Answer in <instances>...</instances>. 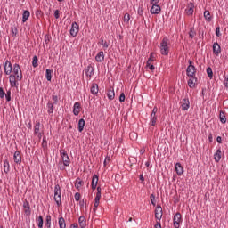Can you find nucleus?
Returning <instances> with one entry per match:
<instances>
[{"mask_svg":"<svg viewBox=\"0 0 228 228\" xmlns=\"http://www.w3.org/2000/svg\"><path fill=\"white\" fill-rule=\"evenodd\" d=\"M36 17H37V19H39L40 17H42V11L37 10V11L36 12Z\"/></svg>","mask_w":228,"mask_h":228,"instance_id":"nucleus-58","label":"nucleus"},{"mask_svg":"<svg viewBox=\"0 0 228 228\" xmlns=\"http://www.w3.org/2000/svg\"><path fill=\"white\" fill-rule=\"evenodd\" d=\"M188 86L191 88H195L197 84V77L195 76L191 77V78L188 80Z\"/></svg>","mask_w":228,"mask_h":228,"instance_id":"nucleus-23","label":"nucleus"},{"mask_svg":"<svg viewBox=\"0 0 228 228\" xmlns=\"http://www.w3.org/2000/svg\"><path fill=\"white\" fill-rule=\"evenodd\" d=\"M75 200L77 202H79V200H81V193L79 192L75 193Z\"/></svg>","mask_w":228,"mask_h":228,"instance_id":"nucleus-51","label":"nucleus"},{"mask_svg":"<svg viewBox=\"0 0 228 228\" xmlns=\"http://www.w3.org/2000/svg\"><path fill=\"white\" fill-rule=\"evenodd\" d=\"M225 88H228V76L224 77V83Z\"/></svg>","mask_w":228,"mask_h":228,"instance_id":"nucleus-59","label":"nucleus"},{"mask_svg":"<svg viewBox=\"0 0 228 228\" xmlns=\"http://www.w3.org/2000/svg\"><path fill=\"white\" fill-rule=\"evenodd\" d=\"M55 203L58 207L61 206V187L60 184H55L54 187V197H53Z\"/></svg>","mask_w":228,"mask_h":228,"instance_id":"nucleus-2","label":"nucleus"},{"mask_svg":"<svg viewBox=\"0 0 228 228\" xmlns=\"http://www.w3.org/2000/svg\"><path fill=\"white\" fill-rule=\"evenodd\" d=\"M11 76L17 77V81H22V69H20V66L18 63L13 65Z\"/></svg>","mask_w":228,"mask_h":228,"instance_id":"nucleus-3","label":"nucleus"},{"mask_svg":"<svg viewBox=\"0 0 228 228\" xmlns=\"http://www.w3.org/2000/svg\"><path fill=\"white\" fill-rule=\"evenodd\" d=\"M95 60L96 61H98V63L104 61V52L102 51L99 52L95 56Z\"/></svg>","mask_w":228,"mask_h":228,"instance_id":"nucleus-25","label":"nucleus"},{"mask_svg":"<svg viewBox=\"0 0 228 228\" xmlns=\"http://www.w3.org/2000/svg\"><path fill=\"white\" fill-rule=\"evenodd\" d=\"M34 134H36V136H38V138H42V133H40V121L36 123L34 126Z\"/></svg>","mask_w":228,"mask_h":228,"instance_id":"nucleus-20","label":"nucleus"},{"mask_svg":"<svg viewBox=\"0 0 228 228\" xmlns=\"http://www.w3.org/2000/svg\"><path fill=\"white\" fill-rule=\"evenodd\" d=\"M181 224H183V216L181 213L176 212L173 218V225L175 228L181 227Z\"/></svg>","mask_w":228,"mask_h":228,"instance_id":"nucleus-5","label":"nucleus"},{"mask_svg":"<svg viewBox=\"0 0 228 228\" xmlns=\"http://www.w3.org/2000/svg\"><path fill=\"white\" fill-rule=\"evenodd\" d=\"M130 20H131V16L129 15V13H126L124 15V22H126V24H128Z\"/></svg>","mask_w":228,"mask_h":228,"instance_id":"nucleus-46","label":"nucleus"},{"mask_svg":"<svg viewBox=\"0 0 228 228\" xmlns=\"http://www.w3.org/2000/svg\"><path fill=\"white\" fill-rule=\"evenodd\" d=\"M101 201V194H96L94 202H100Z\"/></svg>","mask_w":228,"mask_h":228,"instance_id":"nucleus-60","label":"nucleus"},{"mask_svg":"<svg viewBox=\"0 0 228 228\" xmlns=\"http://www.w3.org/2000/svg\"><path fill=\"white\" fill-rule=\"evenodd\" d=\"M31 15V12L29 11H24L22 13V22H27Z\"/></svg>","mask_w":228,"mask_h":228,"instance_id":"nucleus-29","label":"nucleus"},{"mask_svg":"<svg viewBox=\"0 0 228 228\" xmlns=\"http://www.w3.org/2000/svg\"><path fill=\"white\" fill-rule=\"evenodd\" d=\"M43 149H47V138L43 137V142H42Z\"/></svg>","mask_w":228,"mask_h":228,"instance_id":"nucleus-48","label":"nucleus"},{"mask_svg":"<svg viewBox=\"0 0 228 228\" xmlns=\"http://www.w3.org/2000/svg\"><path fill=\"white\" fill-rule=\"evenodd\" d=\"M51 220H52L51 215H47L45 216V228H52Z\"/></svg>","mask_w":228,"mask_h":228,"instance_id":"nucleus-31","label":"nucleus"},{"mask_svg":"<svg viewBox=\"0 0 228 228\" xmlns=\"http://www.w3.org/2000/svg\"><path fill=\"white\" fill-rule=\"evenodd\" d=\"M5 99L7 102H10L12 101V91H7L5 94Z\"/></svg>","mask_w":228,"mask_h":228,"instance_id":"nucleus-45","label":"nucleus"},{"mask_svg":"<svg viewBox=\"0 0 228 228\" xmlns=\"http://www.w3.org/2000/svg\"><path fill=\"white\" fill-rule=\"evenodd\" d=\"M207 74L210 79H213V69L211 67L207 68Z\"/></svg>","mask_w":228,"mask_h":228,"instance_id":"nucleus-44","label":"nucleus"},{"mask_svg":"<svg viewBox=\"0 0 228 228\" xmlns=\"http://www.w3.org/2000/svg\"><path fill=\"white\" fill-rule=\"evenodd\" d=\"M46 106L48 108V110H47L48 114L53 115V113H54V105H53V102H48Z\"/></svg>","mask_w":228,"mask_h":228,"instance_id":"nucleus-30","label":"nucleus"},{"mask_svg":"<svg viewBox=\"0 0 228 228\" xmlns=\"http://www.w3.org/2000/svg\"><path fill=\"white\" fill-rule=\"evenodd\" d=\"M155 57H154V53H151L150 57L146 62V67H149V65H151V63H152V61H154Z\"/></svg>","mask_w":228,"mask_h":228,"instance_id":"nucleus-40","label":"nucleus"},{"mask_svg":"<svg viewBox=\"0 0 228 228\" xmlns=\"http://www.w3.org/2000/svg\"><path fill=\"white\" fill-rule=\"evenodd\" d=\"M155 218L157 220H161L163 218V208L160 205H158L155 209Z\"/></svg>","mask_w":228,"mask_h":228,"instance_id":"nucleus-13","label":"nucleus"},{"mask_svg":"<svg viewBox=\"0 0 228 228\" xmlns=\"http://www.w3.org/2000/svg\"><path fill=\"white\" fill-rule=\"evenodd\" d=\"M107 97L110 101H113V99H115V90H113V87H110L108 90Z\"/></svg>","mask_w":228,"mask_h":228,"instance_id":"nucleus-26","label":"nucleus"},{"mask_svg":"<svg viewBox=\"0 0 228 228\" xmlns=\"http://www.w3.org/2000/svg\"><path fill=\"white\" fill-rule=\"evenodd\" d=\"M219 119L221 124H225L227 122V118H225V113L224 111L219 112Z\"/></svg>","mask_w":228,"mask_h":228,"instance_id":"nucleus-33","label":"nucleus"},{"mask_svg":"<svg viewBox=\"0 0 228 228\" xmlns=\"http://www.w3.org/2000/svg\"><path fill=\"white\" fill-rule=\"evenodd\" d=\"M175 169L177 175H183V174H184V167H183V166L179 162L175 164Z\"/></svg>","mask_w":228,"mask_h":228,"instance_id":"nucleus-19","label":"nucleus"},{"mask_svg":"<svg viewBox=\"0 0 228 228\" xmlns=\"http://www.w3.org/2000/svg\"><path fill=\"white\" fill-rule=\"evenodd\" d=\"M214 159H215L216 163L220 162V159H222V150L221 149L216 150V151L214 154Z\"/></svg>","mask_w":228,"mask_h":228,"instance_id":"nucleus-24","label":"nucleus"},{"mask_svg":"<svg viewBox=\"0 0 228 228\" xmlns=\"http://www.w3.org/2000/svg\"><path fill=\"white\" fill-rule=\"evenodd\" d=\"M137 13L142 17L143 15V7H139L137 10Z\"/></svg>","mask_w":228,"mask_h":228,"instance_id":"nucleus-53","label":"nucleus"},{"mask_svg":"<svg viewBox=\"0 0 228 228\" xmlns=\"http://www.w3.org/2000/svg\"><path fill=\"white\" fill-rule=\"evenodd\" d=\"M36 222L38 228H44V217L42 216H37Z\"/></svg>","mask_w":228,"mask_h":228,"instance_id":"nucleus-28","label":"nucleus"},{"mask_svg":"<svg viewBox=\"0 0 228 228\" xmlns=\"http://www.w3.org/2000/svg\"><path fill=\"white\" fill-rule=\"evenodd\" d=\"M212 49L216 56H220V53H222V47H220V45L218 43H214Z\"/></svg>","mask_w":228,"mask_h":228,"instance_id":"nucleus-15","label":"nucleus"},{"mask_svg":"<svg viewBox=\"0 0 228 228\" xmlns=\"http://www.w3.org/2000/svg\"><path fill=\"white\" fill-rule=\"evenodd\" d=\"M50 41H51V36L45 35V42L46 44H49Z\"/></svg>","mask_w":228,"mask_h":228,"instance_id":"nucleus-55","label":"nucleus"},{"mask_svg":"<svg viewBox=\"0 0 228 228\" xmlns=\"http://www.w3.org/2000/svg\"><path fill=\"white\" fill-rule=\"evenodd\" d=\"M203 15L207 22H211V20H213V18H211V12H209V11H205Z\"/></svg>","mask_w":228,"mask_h":228,"instance_id":"nucleus-36","label":"nucleus"},{"mask_svg":"<svg viewBox=\"0 0 228 228\" xmlns=\"http://www.w3.org/2000/svg\"><path fill=\"white\" fill-rule=\"evenodd\" d=\"M110 161V159L109 156H107L104 159L103 165L104 167H106V165H108V163Z\"/></svg>","mask_w":228,"mask_h":228,"instance_id":"nucleus-57","label":"nucleus"},{"mask_svg":"<svg viewBox=\"0 0 228 228\" xmlns=\"http://www.w3.org/2000/svg\"><path fill=\"white\" fill-rule=\"evenodd\" d=\"M80 111H81V103H79V102H77L73 105V115H75V117H77Z\"/></svg>","mask_w":228,"mask_h":228,"instance_id":"nucleus-17","label":"nucleus"},{"mask_svg":"<svg viewBox=\"0 0 228 228\" xmlns=\"http://www.w3.org/2000/svg\"><path fill=\"white\" fill-rule=\"evenodd\" d=\"M45 77H46L47 81H51V79H53V70L46 69L45 70Z\"/></svg>","mask_w":228,"mask_h":228,"instance_id":"nucleus-39","label":"nucleus"},{"mask_svg":"<svg viewBox=\"0 0 228 228\" xmlns=\"http://www.w3.org/2000/svg\"><path fill=\"white\" fill-rule=\"evenodd\" d=\"M103 45V49H108V47H110V44H108V42H104Z\"/></svg>","mask_w":228,"mask_h":228,"instance_id":"nucleus-63","label":"nucleus"},{"mask_svg":"<svg viewBox=\"0 0 228 228\" xmlns=\"http://www.w3.org/2000/svg\"><path fill=\"white\" fill-rule=\"evenodd\" d=\"M95 72V64H89L86 69V76L92 77Z\"/></svg>","mask_w":228,"mask_h":228,"instance_id":"nucleus-10","label":"nucleus"},{"mask_svg":"<svg viewBox=\"0 0 228 228\" xmlns=\"http://www.w3.org/2000/svg\"><path fill=\"white\" fill-rule=\"evenodd\" d=\"M90 92L93 95H97V94H99V85L93 83L90 88Z\"/></svg>","mask_w":228,"mask_h":228,"instance_id":"nucleus-22","label":"nucleus"},{"mask_svg":"<svg viewBox=\"0 0 228 228\" xmlns=\"http://www.w3.org/2000/svg\"><path fill=\"white\" fill-rule=\"evenodd\" d=\"M11 33H12V36L16 37H17V34L19 33V30L17 29V27H12L11 28Z\"/></svg>","mask_w":228,"mask_h":228,"instance_id":"nucleus-43","label":"nucleus"},{"mask_svg":"<svg viewBox=\"0 0 228 228\" xmlns=\"http://www.w3.org/2000/svg\"><path fill=\"white\" fill-rule=\"evenodd\" d=\"M168 45H170V39L164 37L160 43V54H162V56H168V53H170V47H168Z\"/></svg>","mask_w":228,"mask_h":228,"instance_id":"nucleus-1","label":"nucleus"},{"mask_svg":"<svg viewBox=\"0 0 228 228\" xmlns=\"http://www.w3.org/2000/svg\"><path fill=\"white\" fill-rule=\"evenodd\" d=\"M85 119L84 118H81L79 119L78 121V131L79 133H83V129H85Z\"/></svg>","mask_w":228,"mask_h":228,"instance_id":"nucleus-32","label":"nucleus"},{"mask_svg":"<svg viewBox=\"0 0 228 228\" xmlns=\"http://www.w3.org/2000/svg\"><path fill=\"white\" fill-rule=\"evenodd\" d=\"M13 70V66H12V62L8 60L4 62V74L5 76H10Z\"/></svg>","mask_w":228,"mask_h":228,"instance_id":"nucleus-9","label":"nucleus"},{"mask_svg":"<svg viewBox=\"0 0 228 228\" xmlns=\"http://www.w3.org/2000/svg\"><path fill=\"white\" fill-rule=\"evenodd\" d=\"M150 3L151 5L158 4L159 3V0H150Z\"/></svg>","mask_w":228,"mask_h":228,"instance_id":"nucleus-61","label":"nucleus"},{"mask_svg":"<svg viewBox=\"0 0 228 228\" xmlns=\"http://www.w3.org/2000/svg\"><path fill=\"white\" fill-rule=\"evenodd\" d=\"M181 108L182 110H183V111H188V110H190V99L188 98V96L183 98L181 102Z\"/></svg>","mask_w":228,"mask_h":228,"instance_id":"nucleus-11","label":"nucleus"},{"mask_svg":"<svg viewBox=\"0 0 228 228\" xmlns=\"http://www.w3.org/2000/svg\"><path fill=\"white\" fill-rule=\"evenodd\" d=\"M126 101V94L121 93L119 95V102H124Z\"/></svg>","mask_w":228,"mask_h":228,"instance_id":"nucleus-49","label":"nucleus"},{"mask_svg":"<svg viewBox=\"0 0 228 228\" xmlns=\"http://www.w3.org/2000/svg\"><path fill=\"white\" fill-rule=\"evenodd\" d=\"M150 12L151 13V15L159 14L161 12V6H159V4L151 5V7L150 9Z\"/></svg>","mask_w":228,"mask_h":228,"instance_id":"nucleus-14","label":"nucleus"},{"mask_svg":"<svg viewBox=\"0 0 228 228\" xmlns=\"http://www.w3.org/2000/svg\"><path fill=\"white\" fill-rule=\"evenodd\" d=\"M69 33L73 37H77V33H79V24H77V22L74 21L71 24V28L69 30Z\"/></svg>","mask_w":228,"mask_h":228,"instance_id":"nucleus-7","label":"nucleus"},{"mask_svg":"<svg viewBox=\"0 0 228 228\" xmlns=\"http://www.w3.org/2000/svg\"><path fill=\"white\" fill-rule=\"evenodd\" d=\"M4 172L5 174H8V172H10V162L8 161V159H5L4 162Z\"/></svg>","mask_w":228,"mask_h":228,"instance_id":"nucleus-34","label":"nucleus"},{"mask_svg":"<svg viewBox=\"0 0 228 228\" xmlns=\"http://www.w3.org/2000/svg\"><path fill=\"white\" fill-rule=\"evenodd\" d=\"M78 224L81 228L86 227V218L85 217V216H81L78 218Z\"/></svg>","mask_w":228,"mask_h":228,"instance_id":"nucleus-27","label":"nucleus"},{"mask_svg":"<svg viewBox=\"0 0 228 228\" xmlns=\"http://www.w3.org/2000/svg\"><path fill=\"white\" fill-rule=\"evenodd\" d=\"M193 8H195V4L193 3L190 2L187 4V8L185 9V12L187 15H193Z\"/></svg>","mask_w":228,"mask_h":228,"instance_id":"nucleus-21","label":"nucleus"},{"mask_svg":"<svg viewBox=\"0 0 228 228\" xmlns=\"http://www.w3.org/2000/svg\"><path fill=\"white\" fill-rule=\"evenodd\" d=\"M150 122L154 127L156 126V122H158V116L151 114Z\"/></svg>","mask_w":228,"mask_h":228,"instance_id":"nucleus-35","label":"nucleus"},{"mask_svg":"<svg viewBox=\"0 0 228 228\" xmlns=\"http://www.w3.org/2000/svg\"><path fill=\"white\" fill-rule=\"evenodd\" d=\"M32 67H34V69H37V67H38V57L37 55L33 57Z\"/></svg>","mask_w":228,"mask_h":228,"instance_id":"nucleus-41","label":"nucleus"},{"mask_svg":"<svg viewBox=\"0 0 228 228\" xmlns=\"http://www.w3.org/2000/svg\"><path fill=\"white\" fill-rule=\"evenodd\" d=\"M150 199L152 206H156V196L154 194H151Z\"/></svg>","mask_w":228,"mask_h":228,"instance_id":"nucleus-47","label":"nucleus"},{"mask_svg":"<svg viewBox=\"0 0 228 228\" xmlns=\"http://www.w3.org/2000/svg\"><path fill=\"white\" fill-rule=\"evenodd\" d=\"M19 81L17 80V77L10 74L9 75V82H10V86L12 88H19Z\"/></svg>","mask_w":228,"mask_h":228,"instance_id":"nucleus-8","label":"nucleus"},{"mask_svg":"<svg viewBox=\"0 0 228 228\" xmlns=\"http://www.w3.org/2000/svg\"><path fill=\"white\" fill-rule=\"evenodd\" d=\"M61 158L62 159V163L64 167H69L70 165V158H69V154H67L66 150L60 151Z\"/></svg>","mask_w":228,"mask_h":228,"instance_id":"nucleus-6","label":"nucleus"},{"mask_svg":"<svg viewBox=\"0 0 228 228\" xmlns=\"http://www.w3.org/2000/svg\"><path fill=\"white\" fill-rule=\"evenodd\" d=\"M158 113V107H154L151 112V115H156Z\"/></svg>","mask_w":228,"mask_h":228,"instance_id":"nucleus-62","label":"nucleus"},{"mask_svg":"<svg viewBox=\"0 0 228 228\" xmlns=\"http://www.w3.org/2000/svg\"><path fill=\"white\" fill-rule=\"evenodd\" d=\"M54 17H55V19H60V10L54 11Z\"/></svg>","mask_w":228,"mask_h":228,"instance_id":"nucleus-56","label":"nucleus"},{"mask_svg":"<svg viewBox=\"0 0 228 228\" xmlns=\"http://www.w3.org/2000/svg\"><path fill=\"white\" fill-rule=\"evenodd\" d=\"M155 228H161V223L157 222L154 225Z\"/></svg>","mask_w":228,"mask_h":228,"instance_id":"nucleus-64","label":"nucleus"},{"mask_svg":"<svg viewBox=\"0 0 228 228\" xmlns=\"http://www.w3.org/2000/svg\"><path fill=\"white\" fill-rule=\"evenodd\" d=\"M216 37H222V33H220V27H216Z\"/></svg>","mask_w":228,"mask_h":228,"instance_id":"nucleus-52","label":"nucleus"},{"mask_svg":"<svg viewBox=\"0 0 228 228\" xmlns=\"http://www.w3.org/2000/svg\"><path fill=\"white\" fill-rule=\"evenodd\" d=\"M13 159H14V163H16V165H20V163H22V156H20V151H16L14 152Z\"/></svg>","mask_w":228,"mask_h":228,"instance_id":"nucleus-16","label":"nucleus"},{"mask_svg":"<svg viewBox=\"0 0 228 228\" xmlns=\"http://www.w3.org/2000/svg\"><path fill=\"white\" fill-rule=\"evenodd\" d=\"M83 184H85V183L81 180V178H77L75 183V188H77V190H79V188H81Z\"/></svg>","mask_w":228,"mask_h":228,"instance_id":"nucleus-37","label":"nucleus"},{"mask_svg":"<svg viewBox=\"0 0 228 228\" xmlns=\"http://www.w3.org/2000/svg\"><path fill=\"white\" fill-rule=\"evenodd\" d=\"M0 99H4V89L0 87Z\"/></svg>","mask_w":228,"mask_h":228,"instance_id":"nucleus-54","label":"nucleus"},{"mask_svg":"<svg viewBox=\"0 0 228 228\" xmlns=\"http://www.w3.org/2000/svg\"><path fill=\"white\" fill-rule=\"evenodd\" d=\"M99 183V175H94L91 183L92 190H97V184Z\"/></svg>","mask_w":228,"mask_h":228,"instance_id":"nucleus-18","label":"nucleus"},{"mask_svg":"<svg viewBox=\"0 0 228 228\" xmlns=\"http://www.w3.org/2000/svg\"><path fill=\"white\" fill-rule=\"evenodd\" d=\"M52 99H53V104H54V105H57L58 102H59L58 95H53V96H52Z\"/></svg>","mask_w":228,"mask_h":228,"instance_id":"nucleus-50","label":"nucleus"},{"mask_svg":"<svg viewBox=\"0 0 228 228\" xmlns=\"http://www.w3.org/2000/svg\"><path fill=\"white\" fill-rule=\"evenodd\" d=\"M59 227L60 228H67V224L65 223V218H63V217L59 218Z\"/></svg>","mask_w":228,"mask_h":228,"instance_id":"nucleus-38","label":"nucleus"},{"mask_svg":"<svg viewBox=\"0 0 228 228\" xmlns=\"http://www.w3.org/2000/svg\"><path fill=\"white\" fill-rule=\"evenodd\" d=\"M188 63H189V66L186 69V74L188 77H193V76L197 74V68L195 67V65H193V61L189 60Z\"/></svg>","mask_w":228,"mask_h":228,"instance_id":"nucleus-4","label":"nucleus"},{"mask_svg":"<svg viewBox=\"0 0 228 228\" xmlns=\"http://www.w3.org/2000/svg\"><path fill=\"white\" fill-rule=\"evenodd\" d=\"M195 35H197V32L195 31V28H191L189 31V37L190 38H194Z\"/></svg>","mask_w":228,"mask_h":228,"instance_id":"nucleus-42","label":"nucleus"},{"mask_svg":"<svg viewBox=\"0 0 228 228\" xmlns=\"http://www.w3.org/2000/svg\"><path fill=\"white\" fill-rule=\"evenodd\" d=\"M23 211L26 216H31V206L29 205V201L26 200L23 203Z\"/></svg>","mask_w":228,"mask_h":228,"instance_id":"nucleus-12","label":"nucleus"}]
</instances>
